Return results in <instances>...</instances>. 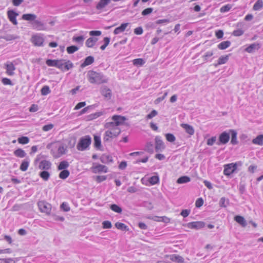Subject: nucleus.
<instances>
[{"label": "nucleus", "mask_w": 263, "mask_h": 263, "mask_svg": "<svg viewBox=\"0 0 263 263\" xmlns=\"http://www.w3.org/2000/svg\"><path fill=\"white\" fill-rule=\"evenodd\" d=\"M88 81L91 84H101L108 82V78L101 72L89 70L87 74Z\"/></svg>", "instance_id": "f257e3e1"}, {"label": "nucleus", "mask_w": 263, "mask_h": 263, "mask_svg": "<svg viewBox=\"0 0 263 263\" xmlns=\"http://www.w3.org/2000/svg\"><path fill=\"white\" fill-rule=\"evenodd\" d=\"M47 148L51 149V153L55 158L60 157L65 152L64 145L60 142L48 144Z\"/></svg>", "instance_id": "f03ea898"}, {"label": "nucleus", "mask_w": 263, "mask_h": 263, "mask_svg": "<svg viewBox=\"0 0 263 263\" xmlns=\"http://www.w3.org/2000/svg\"><path fill=\"white\" fill-rule=\"evenodd\" d=\"M91 143V138L90 136H85L80 138L77 144V148L79 151H84L86 150Z\"/></svg>", "instance_id": "7ed1b4c3"}, {"label": "nucleus", "mask_w": 263, "mask_h": 263, "mask_svg": "<svg viewBox=\"0 0 263 263\" xmlns=\"http://www.w3.org/2000/svg\"><path fill=\"white\" fill-rule=\"evenodd\" d=\"M242 163L240 161L236 163H231L226 164L224 166L223 174L226 176H230L234 173L236 170L238 166H241Z\"/></svg>", "instance_id": "20e7f679"}, {"label": "nucleus", "mask_w": 263, "mask_h": 263, "mask_svg": "<svg viewBox=\"0 0 263 263\" xmlns=\"http://www.w3.org/2000/svg\"><path fill=\"white\" fill-rule=\"evenodd\" d=\"M45 157V156L44 155H39L37 156L35 160V163L40 161L39 168L41 170H48L51 168V163L48 160H42V159Z\"/></svg>", "instance_id": "39448f33"}, {"label": "nucleus", "mask_w": 263, "mask_h": 263, "mask_svg": "<svg viewBox=\"0 0 263 263\" xmlns=\"http://www.w3.org/2000/svg\"><path fill=\"white\" fill-rule=\"evenodd\" d=\"M40 211L42 213H45L46 215H50L52 209L51 205L44 201H40L37 203Z\"/></svg>", "instance_id": "423d86ee"}, {"label": "nucleus", "mask_w": 263, "mask_h": 263, "mask_svg": "<svg viewBox=\"0 0 263 263\" xmlns=\"http://www.w3.org/2000/svg\"><path fill=\"white\" fill-rule=\"evenodd\" d=\"M120 133L121 130L119 128L108 129L105 132L103 139L105 141H108L110 138L112 139L117 137Z\"/></svg>", "instance_id": "0eeeda50"}, {"label": "nucleus", "mask_w": 263, "mask_h": 263, "mask_svg": "<svg viewBox=\"0 0 263 263\" xmlns=\"http://www.w3.org/2000/svg\"><path fill=\"white\" fill-rule=\"evenodd\" d=\"M46 64L48 66L55 67L59 68H66V63H64L63 61L61 60L48 59L46 61Z\"/></svg>", "instance_id": "6e6552de"}, {"label": "nucleus", "mask_w": 263, "mask_h": 263, "mask_svg": "<svg viewBox=\"0 0 263 263\" xmlns=\"http://www.w3.org/2000/svg\"><path fill=\"white\" fill-rule=\"evenodd\" d=\"M230 132L227 133V132H223L220 134L218 138V141L217 142V144L219 145L220 144H227L230 140Z\"/></svg>", "instance_id": "1a4fd4ad"}, {"label": "nucleus", "mask_w": 263, "mask_h": 263, "mask_svg": "<svg viewBox=\"0 0 263 263\" xmlns=\"http://www.w3.org/2000/svg\"><path fill=\"white\" fill-rule=\"evenodd\" d=\"M91 168L94 173H107L108 171L107 166L100 164H93Z\"/></svg>", "instance_id": "9d476101"}, {"label": "nucleus", "mask_w": 263, "mask_h": 263, "mask_svg": "<svg viewBox=\"0 0 263 263\" xmlns=\"http://www.w3.org/2000/svg\"><path fill=\"white\" fill-rule=\"evenodd\" d=\"M155 140V151L156 152L162 151L165 148V145L160 136H156Z\"/></svg>", "instance_id": "9b49d317"}, {"label": "nucleus", "mask_w": 263, "mask_h": 263, "mask_svg": "<svg viewBox=\"0 0 263 263\" xmlns=\"http://www.w3.org/2000/svg\"><path fill=\"white\" fill-rule=\"evenodd\" d=\"M205 226V223L203 221H194L186 224L188 228L195 230H199L203 228Z\"/></svg>", "instance_id": "f8f14e48"}, {"label": "nucleus", "mask_w": 263, "mask_h": 263, "mask_svg": "<svg viewBox=\"0 0 263 263\" xmlns=\"http://www.w3.org/2000/svg\"><path fill=\"white\" fill-rule=\"evenodd\" d=\"M44 41V38L40 34L34 35L31 37V42L36 46H43Z\"/></svg>", "instance_id": "ddd939ff"}, {"label": "nucleus", "mask_w": 263, "mask_h": 263, "mask_svg": "<svg viewBox=\"0 0 263 263\" xmlns=\"http://www.w3.org/2000/svg\"><path fill=\"white\" fill-rule=\"evenodd\" d=\"M32 28L37 30H45L46 29V25L39 20H34L32 23Z\"/></svg>", "instance_id": "4468645a"}, {"label": "nucleus", "mask_w": 263, "mask_h": 263, "mask_svg": "<svg viewBox=\"0 0 263 263\" xmlns=\"http://www.w3.org/2000/svg\"><path fill=\"white\" fill-rule=\"evenodd\" d=\"M7 15L9 21L13 23V24L16 25L17 24V22L16 17L18 15V13L15 12L14 11L11 10L8 11Z\"/></svg>", "instance_id": "2eb2a0df"}, {"label": "nucleus", "mask_w": 263, "mask_h": 263, "mask_svg": "<svg viewBox=\"0 0 263 263\" xmlns=\"http://www.w3.org/2000/svg\"><path fill=\"white\" fill-rule=\"evenodd\" d=\"M5 68L6 69V73L9 76H13L14 74V71L15 67L12 62H7L5 64Z\"/></svg>", "instance_id": "dca6fc26"}, {"label": "nucleus", "mask_w": 263, "mask_h": 263, "mask_svg": "<svg viewBox=\"0 0 263 263\" xmlns=\"http://www.w3.org/2000/svg\"><path fill=\"white\" fill-rule=\"evenodd\" d=\"M112 120L115 121L116 126H118L124 123V121L126 120V118L120 115H114L112 117Z\"/></svg>", "instance_id": "f3484780"}, {"label": "nucleus", "mask_w": 263, "mask_h": 263, "mask_svg": "<svg viewBox=\"0 0 263 263\" xmlns=\"http://www.w3.org/2000/svg\"><path fill=\"white\" fill-rule=\"evenodd\" d=\"M66 161H62L59 165L58 166V169L59 170L63 171L60 173L59 177L60 178L65 179H66Z\"/></svg>", "instance_id": "a211bd4d"}, {"label": "nucleus", "mask_w": 263, "mask_h": 263, "mask_svg": "<svg viewBox=\"0 0 263 263\" xmlns=\"http://www.w3.org/2000/svg\"><path fill=\"white\" fill-rule=\"evenodd\" d=\"M181 126L185 130V132L190 136L194 135L195 130L192 126L188 124L182 123L181 124Z\"/></svg>", "instance_id": "6ab92c4d"}, {"label": "nucleus", "mask_w": 263, "mask_h": 263, "mask_svg": "<svg viewBox=\"0 0 263 263\" xmlns=\"http://www.w3.org/2000/svg\"><path fill=\"white\" fill-rule=\"evenodd\" d=\"M95 59L92 56H88L86 57L84 62L81 64L80 67L81 68H84L85 67L90 65L94 62Z\"/></svg>", "instance_id": "aec40b11"}, {"label": "nucleus", "mask_w": 263, "mask_h": 263, "mask_svg": "<svg viewBox=\"0 0 263 263\" xmlns=\"http://www.w3.org/2000/svg\"><path fill=\"white\" fill-rule=\"evenodd\" d=\"M101 94L106 99H110L111 97V90L106 86L101 88Z\"/></svg>", "instance_id": "412c9836"}, {"label": "nucleus", "mask_w": 263, "mask_h": 263, "mask_svg": "<svg viewBox=\"0 0 263 263\" xmlns=\"http://www.w3.org/2000/svg\"><path fill=\"white\" fill-rule=\"evenodd\" d=\"M100 161L103 163H109L113 161L112 158L111 156L106 154L102 155L100 158Z\"/></svg>", "instance_id": "4be33fe9"}, {"label": "nucleus", "mask_w": 263, "mask_h": 263, "mask_svg": "<svg viewBox=\"0 0 263 263\" xmlns=\"http://www.w3.org/2000/svg\"><path fill=\"white\" fill-rule=\"evenodd\" d=\"M259 48V44L253 43L250 44L246 49L245 51L248 53H253Z\"/></svg>", "instance_id": "5701e85b"}, {"label": "nucleus", "mask_w": 263, "mask_h": 263, "mask_svg": "<svg viewBox=\"0 0 263 263\" xmlns=\"http://www.w3.org/2000/svg\"><path fill=\"white\" fill-rule=\"evenodd\" d=\"M128 23H122L119 27H117L114 31V33L115 34H118L121 32H123L125 31L126 28L128 25Z\"/></svg>", "instance_id": "b1692460"}, {"label": "nucleus", "mask_w": 263, "mask_h": 263, "mask_svg": "<svg viewBox=\"0 0 263 263\" xmlns=\"http://www.w3.org/2000/svg\"><path fill=\"white\" fill-rule=\"evenodd\" d=\"M229 132L230 135L231 134V143L233 145L237 144L238 143V141L237 138V133L236 131L234 129H230Z\"/></svg>", "instance_id": "393cba45"}, {"label": "nucleus", "mask_w": 263, "mask_h": 263, "mask_svg": "<svg viewBox=\"0 0 263 263\" xmlns=\"http://www.w3.org/2000/svg\"><path fill=\"white\" fill-rule=\"evenodd\" d=\"M111 0H100L96 6V9L99 10L104 9L110 2Z\"/></svg>", "instance_id": "a878e982"}, {"label": "nucleus", "mask_w": 263, "mask_h": 263, "mask_svg": "<svg viewBox=\"0 0 263 263\" xmlns=\"http://www.w3.org/2000/svg\"><path fill=\"white\" fill-rule=\"evenodd\" d=\"M230 54L221 56L218 60L217 63L215 64L214 66L217 67L218 65L224 64L227 62Z\"/></svg>", "instance_id": "bb28decb"}, {"label": "nucleus", "mask_w": 263, "mask_h": 263, "mask_svg": "<svg viewBox=\"0 0 263 263\" xmlns=\"http://www.w3.org/2000/svg\"><path fill=\"white\" fill-rule=\"evenodd\" d=\"M234 220L243 227H245L247 224L246 220L244 217L241 216L237 215L235 216Z\"/></svg>", "instance_id": "cd10ccee"}, {"label": "nucleus", "mask_w": 263, "mask_h": 263, "mask_svg": "<svg viewBox=\"0 0 263 263\" xmlns=\"http://www.w3.org/2000/svg\"><path fill=\"white\" fill-rule=\"evenodd\" d=\"M170 260H171L172 261H176L178 263H183L184 262V259L182 257H181L180 255H176V254H173L170 256Z\"/></svg>", "instance_id": "c85d7f7f"}, {"label": "nucleus", "mask_w": 263, "mask_h": 263, "mask_svg": "<svg viewBox=\"0 0 263 263\" xmlns=\"http://www.w3.org/2000/svg\"><path fill=\"white\" fill-rule=\"evenodd\" d=\"M94 146L98 149L101 147V137L99 135H94Z\"/></svg>", "instance_id": "c756f323"}, {"label": "nucleus", "mask_w": 263, "mask_h": 263, "mask_svg": "<svg viewBox=\"0 0 263 263\" xmlns=\"http://www.w3.org/2000/svg\"><path fill=\"white\" fill-rule=\"evenodd\" d=\"M98 39L95 37H89L88 38L85 43L86 46L87 47L91 48L97 42Z\"/></svg>", "instance_id": "7c9ffc66"}, {"label": "nucleus", "mask_w": 263, "mask_h": 263, "mask_svg": "<svg viewBox=\"0 0 263 263\" xmlns=\"http://www.w3.org/2000/svg\"><path fill=\"white\" fill-rule=\"evenodd\" d=\"M29 163H30V161H29V159L27 158V159H24L22 161V162L20 165V170L23 172L27 171L28 169V167L29 166Z\"/></svg>", "instance_id": "2f4dec72"}, {"label": "nucleus", "mask_w": 263, "mask_h": 263, "mask_svg": "<svg viewBox=\"0 0 263 263\" xmlns=\"http://www.w3.org/2000/svg\"><path fill=\"white\" fill-rule=\"evenodd\" d=\"M252 143L258 145H263V135H259L252 140Z\"/></svg>", "instance_id": "473e14b6"}, {"label": "nucleus", "mask_w": 263, "mask_h": 263, "mask_svg": "<svg viewBox=\"0 0 263 263\" xmlns=\"http://www.w3.org/2000/svg\"><path fill=\"white\" fill-rule=\"evenodd\" d=\"M231 44V42L229 41H223L218 45V48L220 50H224L228 48Z\"/></svg>", "instance_id": "72a5a7b5"}, {"label": "nucleus", "mask_w": 263, "mask_h": 263, "mask_svg": "<svg viewBox=\"0 0 263 263\" xmlns=\"http://www.w3.org/2000/svg\"><path fill=\"white\" fill-rule=\"evenodd\" d=\"M36 18V16L34 14H24L22 15V19L26 21H34Z\"/></svg>", "instance_id": "f704fd0d"}, {"label": "nucleus", "mask_w": 263, "mask_h": 263, "mask_svg": "<svg viewBox=\"0 0 263 263\" xmlns=\"http://www.w3.org/2000/svg\"><path fill=\"white\" fill-rule=\"evenodd\" d=\"M102 115H103V113L101 111L96 112L94 114H90L89 116H88L86 117V120L87 121L92 120L93 119H95L100 117Z\"/></svg>", "instance_id": "c9c22d12"}, {"label": "nucleus", "mask_w": 263, "mask_h": 263, "mask_svg": "<svg viewBox=\"0 0 263 263\" xmlns=\"http://www.w3.org/2000/svg\"><path fill=\"white\" fill-rule=\"evenodd\" d=\"M191 181V178L189 176H183L179 177L177 180V183L178 184H182L185 183H187Z\"/></svg>", "instance_id": "e433bc0d"}, {"label": "nucleus", "mask_w": 263, "mask_h": 263, "mask_svg": "<svg viewBox=\"0 0 263 263\" xmlns=\"http://www.w3.org/2000/svg\"><path fill=\"white\" fill-rule=\"evenodd\" d=\"M14 155L19 158H24L26 156V154L23 149L18 148L14 152Z\"/></svg>", "instance_id": "4c0bfd02"}, {"label": "nucleus", "mask_w": 263, "mask_h": 263, "mask_svg": "<svg viewBox=\"0 0 263 263\" xmlns=\"http://www.w3.org/2000/svg\"><path fill=\"white\" fill-rule=\"evenodd\" d=\"M145 63L144 59L141 58L136 59L133 61V64L136 66H142Z\"/></svg>", "instance_id": "58836bf2"}, {"label": "nucleus", "mask_w": 263, "mask_h": 263, "mask_svg": "<svg viewBox=\"0 0 263 263\" xmlns=\"http://www.w3.org/2000/svg\"><path fill=\"white\" fill-rule=\"evenodd\" d=\"M263 7L262 0H257L253 6V10L258 11L260 10Z\"/></svg>", "instance_id": "ea45409f"}, {"label": "nucleus", "mask_w": 263, "mask_h": 263, "mask_svg": "<svg viewBox=\"0 0 263 263\" xmlns=\"http://www.w3.org/2000/svg\"><path fill=\"white\" fill-rule=\"evenodd\" d=\"M115 226L118 229L122 231H127L128 230L127 226L123 223L117 222L116 223Z\"/></svg>", "instance_id": "a19ab883"}, {"label": "nucleus", "mask_w": 263, "mask_h": 263, "mask_svg": "<svg viewBox=\"0 0 263 263\" xmlns=\"http://www.w3.org/2000/svg\"><path fill=\"white\" fill-rule=\"evenodd\" d=\"M219 203L220 207L226 208L229 203V200L225 197H222L220 198Z\"/></svg>", "instance_id": "79ce46f5"}, {"label": "nucleus", "mask_w": 263, "mask_h": 263, "mask_svg": "<svg viewBox=\"0 0 263 263\" xmlns=\"http://www.w3.org/2000/svg\"><path fill=\"white\" fill-rule=\"evenodd\" d=\"M84 39H85V37L83 35H80V36H74L72 37V41L73 42H75L77 43L80 44L81 45H83Z\"/></svg>", "instance_id": "37998d69"}, {"label": "nucleus", "mask_w": 263, "mask_h": 263, "mask_svg": "<svg viewBox=\"0 0 263 263\" xmlns=\"http://www.w3.org/2000/svg\"><path fill=\"white\" fill-rule=\"evenodd\" d=\"M105 127L106 128H108V129H112L113 128H119L117 126H116V124L115 123V121L113 120L111 122L106 123L105 124Z\"/></svg>", "instance_id": "c03bdc74"}, {"label": "nucleus", "mask_w": 263, "mask_h": 263, "mask_svg": "<svg viewBox=\"0 0 263 263\" xmlns=\"http://www.w3.org/2000/svg\"><path fill=\"white\" fill-rule=\"evenodd\" d=\"M110 208L111 210L118 213H121L122 211V208L116 204L110 205Z\"/></svg>", "instance_id": "a18cd8bd"}, {"label": "nucleus", "mask_w": 263, "mask_h": 263, "mask_svg": "<svg viewBox=\"0 0 263 263\" xmlns=\"http://www.w3.org/2000/svg\"><path fill=\"white\" fill-rule=\"evenodd\" d=\"M40 177L44 180H48L50 177V174L46 171H44L40 173Z\"/></svg>", "instance_id": "49530a36"}, {"label": "nucleus", "mask_w": 263, "mask_h": 263, "mask_svg": "<svg viewBox=\"0 0 263 263\" xmlns=\"http://www.w3.org/2000/svg\"><path fill=\"white\" fill-rule=\"evenodd\" d=\"M148 181L152 185H154L159 182V178L158 176H153L149 178Z\"/></svg>", "instance_id": "de8ad7c7"}, {"label": "nucleus", "mask_w": 263, "mask_h": 263, "mask_svg": "<svg viewBox=\"0 0 263 263\" xmlns=\"http://www.w3.org/2000/svg\"><path fill=\"white\" fill-rule=\"evenodd\" d=\"M79 50V47L75 45H72L67 47V52L69 54H72Z\"/></svg>", "instance_id": "09e8293b"}, {"label": "nucleus", "mask_w": 263, "mask_h": 263, "mask_svg": "<svg viewBox=\"0 0 263 263\" xmlns=\"http://www.w3.org/2000/svg\"><path fill=\"white\" fill-rule=\"evenodd\" d=\"M17 141L19 143L26 144L29 143V139L27 137L22 136L18 138Z\"/></svg>", "instance_id": "8fccbe9b"}, {"label": "nucleus", "mask_w": 263, "mask_h": 263, "mask_svg": "<svg viewBox=\"0 0 263 263\" xmlns=\"http://www.w3.org/2000/svg\"><path fill=\"white\" fill-rule=\"evenodd\" d=\"M41 93L42 95H47L50 92V90L48 86H44L41 89Z\"/></svg>", "instance_id": "3c124183"}, {"label": "nucleus", "mask_w": 263, "mask_h": 263, "mask_svg": "<svg viewBox=\"0 0 263 263\" xmlns=\"http://www.w3.org/2000/svg\"><path fill=\"white\" fill-rule=\"evenodd\" d=\"M165 137H166V140L168 142H173L176 140V138H175V136L172 134H170V133L166 134L165 135Z\"/></svg>", "instance_id": "603ef678"}, {"label": "nucleus", "mask_w": 263, "mask_h": 263, "mask_svg": "<svg viewBox=\"0 0 263 263\" xmlns=\"http://www.w3.org/2000/svg\"><path fill=\"white\" fill-rule=\"evenodd\" d=\"M109 42H110V38L108 37H105L104 38V44H103V45H102L101 47H100V49L102 50H105V49L106 48V47L108 46V45L109 44Z\"/></svg>", "instance_id": "864d4df0"}, {"label": "nucleus", "mask_w": 263, "mask_h": 263, "mask_svg": "<svg viewBox=\"0 0 263 263\" xmlns=\"http://www.w3.org/2000/svg\"><path fill=\"white\" fill-rule=\"evenodd\" d=\"M232 8V6L230 4L223 6L221 7L220 11L222 13L226 12L229 11Z\"/></svg>", "instance_id": "5fc2aeb1"}, {"label": "nucleus", "mask_w": 263, "mask_h": 263, "mask_svg": "<svg viewBox=\"0 0 263 263\" xmlns=\"http://www.w3.org/2000/svg\"><path fill=\"white\" fill-rule=\"evenodd\" d=\"M243 33H244L243 30H242L241 29H238L234 30L232 34L235 36H240L242 35L243 34Z\"/></svg>", "instance_id": "6e6d98bb"}, {"label": "nucleus", "mask_w": 263, "mask_h": 263, "mask_svg": "<svg viewBox=\"0 0 263 263\" xmlns=\"http://www.w3.org/2000/svg\"><path fill=\"white\" fill-rule=\"evenodd\" d=\"M0 263H15L13 258H3L0 259Z\"/></svg>", "instance_id": "4d7b16f0"}, {"label": "nucleus", "mask_w": 263, "mask_h": 263, "mask_svg": "<svg viewBox=\"0 0 263 263\" xmlns=\"http://www.w3.org/2000/svg\"><path fill=\"white\" fill-rule=\"evenodd\" d=\"M157 111H156V110H153L149 114H148L146 116V118L147 119H151L153 117H155L156 116H157Z\"/></svg>", "instance_id": "13d9d810"}, {"label": "nucleus", "mask_w": 263, "mask_h": 263, "mask_svg": "<svg viewBox=\"0 0 263 263\" xmlns=\"http://www.w3.org/2000/svg\"><path fill=\"white\" fill-rule=\"evenodd\" d=\"M167 94H168L167 92H165L164 95H163V96L159 97L157 99H156V100L155 101V104H158L160 102H161L162 101H163L165 98V97L167 96Z\"/></svg>", "instance_id": "bf43d9fd"}, {"label": "nucleus", "mask_w": 263, "mask_h": 263, "mask_svg": "<svg viewBox=\"0 0 263 263\" xmlns=\"http://www.w3.org/2000/svg\"><path fill=\"white\" fill-rule=\"evenodd\" d=\"M103 228L104 229H110L112 227V224L109 221L106 220L102 222Z\"/></svg>", "instance_id": "052dcab7"}, {"label": "nucleus", "mask_w": 263, "mask_h": 263, "mask_svg": "<svg viewBox=\"0 0 263 263\" xmlns=\"http://www.w3.org/2000/svg\"><path fill=\"white\" fill-rule=\"evenodd\" d=\"M216 141V137L213 136L211 138H209L207 140V144L209 146H212Z\"/></svg>", "instance_id": "680f3d73"}, {"label": "nucleus", "mask_w": 263, "mask_h": 263, "mask_svg": "<svg viewBox=\"0 0 263 263\" xmlns=\"http://www.w3.org/2000/svg\"><path fill=\"white\" fill-rule=\"evenodd\" d=\"M53 126H54L52 124H47L43 127L42 129L44 132H48L52 129L53 128Z\"/></svg>", "instance_id": "e2e57ef3"}, {"label": "nucleus", "mask_w": 263, "mask_h": 263, "mask_svg": "<svg viewBox=\"0 0 263 263\" xmlns=\"http://www.w3.org/2000/svg\"><path fill=\"white\" fill-rule=\"evenodd\" d=\"M146 149L149 152H152L153 151V144L152 142H149L146 143L145 146Z\"/></svg>", "instance_id": "0e129e2a"}, {"label": "nucleus", "mask_w": 263, "mask_h": 263, "mask_svg": "<svg viewBox=\"0 0 263 263\" xmlns=\"http://www.w3.org/2000/svg\"><path fill=\"white\" fill-rule=\"evenodd\" d=\"M2 82L3 84L5 85H9L12 86L13 85L11 81L9 79L7 78H3L2 80Z\"/></svg>", "instance_id": "69168bd1"}, {"label": "nucleus", "mask_w": 263, "mask_h": 263, "mask_svg": "<svg viewBox=\"0 0 263 263\" xmlns=\"http://www.w3.org/2000/svg\"><path fill=\"white\" fill-rule=\"evenodd\" d=\"M153 11V9L152 8H147L143 10L142 12V15H147L151 13Z\"/></svg>", "instance_id": "338daca9"}, {"label": "nucleus", "mask_w": 263, "mask_h": 263, "mask_svg": "<svg viewBox=\"0 0 263 263\" xmlns=\"http://www.w3.org/2000/svg\"><path fill=\"white\" fill-rule=\"evenodd\" d=\"M203 204V200L202 198H199L197 199L195 202V205L197 208L201 207Z\"/></svg>", "instance_id": "774afa93"}]
</instances>
